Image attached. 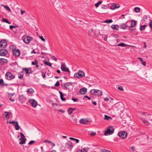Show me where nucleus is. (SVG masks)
<instances>
[{
    "mask_svg": "<svg viewBox=\"0 0 152 152\" xmlns=\"http://www.w3.org/2000/svg\"><path fill=\"white\" fill-rule=\"evenodd\" d=\"M139 113L142 116L140 118V119L143 123L146 125L151 126L152 115L142 112H140Z\"/></svg>",
    "mask_w": 152,
    "mask_h": 152,
    "instance_id": "nucleus-1",
    "label": "nucleus"
},
{
    "mask_svg": "<svg viewBox=\"0 0 152 152\" xmlns=\"http://www.w3.org/2000/svg\"><path fill=\"white\" fill-rule=\"evenodd\" d=\"M85 76L84 72L82 70H79L78 72L75 73L74 75V77L76 78H80L84 77Z\"/></svg>",
    "mask_w": 152,
    "mask_h": 152,
    "instance_id": "nucleus-2",
    "label": "nucleus"
},
{
    "mask_svg": "<svg viewBox=\"0 0 152 152\" xmlns=\"http://www.w3.org/2000/svg\"><path fill=\"white\" fill-rule=\"evenodd\" d=\"M90 94L95 95L102 96V91L98 89H92L90 91Z\"/></svg>",
    "mask_w": 152,
    "mask_h": 152,
    "instance_id": "nucleus-3",
    "label": "nucleus"
},
{
    "mask_svg": "<svg viewBox=\"0 0 152 152\" xmlns=\"http://www.w3.org/2000/svg\"><path fill=\"white\" fill-rule=\"evenodd\" d=\"M23 39L25 43L28 44L33 39V38L30 36L25 35L23 36Z\"/></svg>",
    "mask_w": 152,
    "mask_h": 152,
    "instance_id": "nucleus-4",
    "label": "nucleus"
},
{
    "mask_svg": "<svg viewBox=\"0 0 152 152\" xmlns=\"http://www.w3.org/2000/svg\"><path fill=\"white\" fill-rule=\"evenodd\" d=\"M130 21H127L126 23L121 24L120 25V28L121 29L126 30L127 28L128 27H130Z\"/></svg>",
    "mask_w": 152,
    "mask_h": 152,
    "instance_id": "nucleus-5",
    "label": "nucleus"
},
{
    "mask_svg": "<svg viewBox=\"0 0 152 152\" xmlns=\"http://www.w3.org/2000/svg\"><path fill=\"white\" fill-rule=\"evenodd\" d=\"M6 78L9 80H11L15 78V76L10 72H7L5 75Z\"/></svg>",
    "mask_w": 152,
    "mask_h": 152,
    "instance_id": "nucleus-6",
    "label": "nucleus"
},
{
    "mask_svg": "<svg viewBox=\"0 0 152 152\" xmlns=\"http://www.w3.org/2000/svg\"><path fill=\"white\" fill-rule=\"evenodd\" d=\"M115 129L113 126H109L105 130L104 133H113Z\"/></svg>",
    "mask_w": 152,
    "mask_h": 152,
    "instance_id": "nucleus-7",
    "label": "nucleus"
},
{
    "mask_svg": "<svg viewBox=\"0 0 152 152\" xmlns=\"http://www.w3.org/2000/svg\"><path fill=\"white\" fill-rule=\"evenodd\" d=\"M21 137L19 139V140H21V141L19 142V144L22 145L26 143V138L23 134H20Z\"/></svg>",
    "mask_w": 152,
    "mask_h": 152,
    "instance_id": "nucleus-8",
    "label": "nucleus"
},
{
    "mask_svg": "<svg viewBox=\"0 0 152 152\" xmlns=\"http://www.w3.org/2000/svg\"><path fill=\"white\" fill-rule=\"evenodd\" d=\"M61 69L62 71L66 72H70V71L69 70V69L66 67L65 64L62 62L61 63Z\"/></svg>",
    "mask_w": 152,
    "mask_h": 152,
    "instance_id": "nucleus-9",
    "label": "nucleus"
},
{
    "mask_svg": "<svg viewBox=\"0 0 152 152\" xmlns=\"http://www.w3.org/2000/svg\"><path fill=\"white\" fill-rule=\"evenodd\" d=\"M29 102L33 107H36L37 104V101L33 99H30L29 100Z\"/></svg>",
    "mask_w": 152,
    "mask_h": 152,
    "instance_id": "nucleus-10",
    "label": "nucleus"
},
{
    "mask_svg": "<svg viewBox=\"0 0 152 152\" xmlns=\"http://www.w3.org/2000/svg\"><path fill=\"white\" fill-rule=\"evenodd\" d=\"M66 146L70 150H71L73 148L72 143L71 141H68L66 144Z\"/></svg>",
    "mask_w": 152,
    "mask_h": 152,
    "instance_id": "nucleus-11",
    "label": "nucleus"
},
{
    "mask_svg": "<svg viewBox=\"0 0 152 152\" xmlns=\"http://www.w3.org/2000/svg\"><path fill=\"white\" fill-rule=\"evenodd\" d=\"M8 53L7 50L4 49L0 50V55L2 56H4Z\"/></svg>",
    "mask_w": 152,
    "mask_h": 152,
    "instance_id": "nucleus-12",
    "label": "nucleus"
},
{
    "mask_svg": "<svg viewBox=\"0 0 152 152\" xmlns=\"http://www.w3.org/2000/svg\"><path fill=\"white\" fill-rule=\"evenodd\" d=\"M6 41L4 40H2L0 42V48H4L7 45Z\"/></svg>",
    "mask_w": 152,
    "mask_h": 152,
    "instance_id": "nucleus-13",
    "label": "nucleus"
},
{
    "mask_svg": "<svg viewBox=\"0 0 152 152\" xmlns=\"http://www.w3.org/2000/svg\"><path fill=\"white\" fill-rule=\"evenodd\" d=\"M72 84V83L71 82H68L66 83H64L62 85V87L64 89H68V87L69 86H71Z\"/></svg>",
    "mask_w": 152,
    "mask_h": 152,
    "instance_id": "nucleus-14",
    "label": "nucleus"
},
{
    "mask_svg": "<svg viewBox=\"0 0 152 152\" xmlns=\"http://www.w3.org/2000/svg\"><path fill=\"white\" fill-rule=\"evenodd\" d=\"M13 53L14 56L18 57L20 55V52L19 49H17L14 50L13 51Z\"/></svg>",
    "mask_w": 152,
    "mask_h": 152,
    "instance_id": "nucleus-15",
    "label": "nucleus"
},
{
    "mask_svg": "<svg viewBox=\"0 0 152 152\" xmlns=\"http://www.w3.org/2000/svg\"><path fill=\"white\" fill-rule=\"evenodd\" d=\"M120 7V6L118 4H116L115 3H113L111 5L110 9L111 10H113L115 8H118Z\"/></svg>",
    "mask_w": 152,
    "mask_h": 152,
    "instance_id": "nucleus-16",
    "label": "nucleus"
},
{
    "mask_svg": "<svg viewBox=\"0 0 152 152\" xmlns=\"http://www.w3.org/2000/svg\"><path fill=\"white\" fill-rule=\"evenodd\" d=\"M7 60L5 59L0 58V64L1 65H4L7 64Z\"/></svg>",
    "mask_w": 152,
    "mask_h": 152,
    "instance_id": "nucleus-17",
    "label": "nucleus"
},
{
    "mask_svg": "<svg viewBox=\"0 0 152 152\" xmlns=\"http://www.w3.org/2000/svg\"><path fill=\"white\" fill-rule=\"evenodd\" d=\"M87 90V88H83L80 90L79 93L81 94H84L86 93Z\"/></svg>",
    "mask_w": 152,
    "mask_h": 152,
    "instance_id": "nucleus-18",
    "label": "nucleus"
},
{
    "mask_svg": "<svg viewBox=\"0 0 152 152\" xmlns=\"http://www.w3.org/2000/svg\"><path fill=\"white\" fill-rule=\"evenodd\" d=\"M31 64L32 65H35L36 66V67L38 68V61L35 59L34 61H32L31 62Z\"/></svg>",
    "mask_w": 152,
    "mask_h": 152,
    "instance_id": "nucleus-19",
    "label": "nucleus"
},
{
    "mask_svg": "<svg viewBox=\"0 0 152 152\" xmlns=\"http://www.w3.org/2000/svg\"><path fill=\"white\" fill-rule=\"evenodd\" d=\"M118 136L123 139H125L127 137V134H118Z\"/></svg>",
    "mask_w": 152,
    "mask_h": 152,
    "instance_id": "nucleus-20",
    "label": "nucleus"
},
{
    "mask_svg": "<svg viewBox=\"0 0 152 152\" xmlns=\"http://www.w3.org/2000/svg\"><path fill=\"white\" fill-rule=\"evenodd\" d=\"M75 109V108H69L67 110V112L69 114L71 115L72 113L74 110Z\"/></svg>",
    "mask_w": 152,
    "mask_h": 152,
    "instance_id": "nucleus-21",
    "label": "nucleus"
},
{
    "mask_svg": "<svg viewBox=\"0 0 152 152\" xmlns=\"http://www.w3.org/2000/svg\"><path fill=\"white\" fill-rule=\"evenodd\" d=\"M27 91L28 94H32L34 92V89L31 88L28 89Z\"/></svg>",
    "mask_w": 152,
    "mask_h": 152,
    "instance_id": "nucleus-22",
    "label": "nucleus"
},
{
    "mask_svg": "<svg viewBox=\"0 0 152 152\" xmlns=\"http://www.w3.org/2000/svg\"><path fill=\"white\" fill-rule=\"evenodd\" d=\"M1 6L5 8V9L7 10L8 11L10 12H11V10L10 9L8 6L5 5L3 4H1Z\"/></svg>",
    "mask_w": 152,
    "mask_h": 152,
    "instance_id": "nucleus-23",
    "label": "nucleus"
},
{
    "mask_svg": "<svg viewBox=\"0 0 152 152\" xmlns=\"http://www.w3.org/2000/svg\"><path fill=\"white\" fill-rule=\"evenodd\" d=\"M136 24V21L135 20H133L131 21V27H134Z\"/></svg>",
    "mask_w": 152,
    "mask_h": 152,
    "instance_id": "nucleus-24",
    "label": "nucleus"
},
{
    "mask_svg": "<svg viewBox=\"0 0 152 152\" xmlns=\"http://www.w3.org/2000/svg\"><path fill=\"white\" fill-rule=\"evenodd\" d=\"M111 28L114 29H117V30H118L119 28V26L118 25H112L111 26Z\"/></svg>",
    "mask_w": 152,
    "mask_h": 152,
    "instance_id": "nucleus-25",
    "label": "nucleus"
},
{
    "mask_svg": "<svg viewBox=\"0 0 152 152\" xmlns=\"http://www.w3.org/2000/svg\"><path fill=\"white\" fill-rule=\"evenodd\" d=\"M24 97L23 95H19L18 98V100L19 101V102L21 103L22 102V101L24 99Z\"/></svg>",
    "mask_w": 152,
    "mask_h": 152,
    "instance_id": "nucleus-26",
    "label": "nucleus"
},
{
    "mask_svg": "<svg viewBox=\"0 0 152 152\" xmlns=\"http://www.w3.org/2000/svg\"><path fill=\"white\" fill-rule=\"evenodd\" d=\"M128 45L124 44V43H119L117 45V46H121V47H126Z\"/></svg>",
    "mask_w": 152,
    "mask_h": 152,
    "instance_id": "nucleus-27",
    "label": "nucleus"
},
{
    "mask_svg": "<svg viewBox=\"0 0 152 152\" xmlns=\"http://www.w3.org/2000/svg\"><path fill=\"white\" fill-rule=\"evenodd\" d=\"M44 64L47 66H52V64L46 61H44Z\"/></svg>",
    "mask_w": 152,
    "mask_h": 152,
    "instance_id": "nucleus-28",
    "label": "nucleus"
},
{
    "mask_svg": "<svg viewBox=\"0 0 152 152\" xmlns=\"http://www.w3.org/2000/svg\"><path fill=\"white\" fill-rule=\"evenodd\" d=\"M14 126L16 130H18L19 129L20 126L17 121H16V124L14 125Z\"/></svg>",
    "mask_w": 152,
    "mask_h": 152,
    "instance_id": "nucleus-29",
    "label": "nucleus"
},
{
    "mask_svg": "<svg viewBox=\"0 0 152 152\" xmlns=\"http://www.w3.org/2000/svg\"><path fill=\"white\" fill-rule=\"evenodd\" d=\"M88 151V148H85L82 149L81 150L78 151L77 152H79V151L80 152H87Z\"/></svg>",
    "mask_w": 152,
    "mask_h": 152,
    "instance_id": "nucleus-30",
    "label": "nucleus"
},
{
    "mask_svg": "<svg viewBox=\"0 0 152 152\" xmlns=\"http://www.w3.org/2000/svg\"><path fill=\"white\" fill-rule=\"evenodd\" d=\"M80 122L81 123L83 124H87V121L86 120H85L83 119H82L80 120Z\"/></svg>",
    "mask_w": 152,
    "mask_h": 152,
    "instance_id": "nucleus-31",
    "label": "nucleus"
},
{
    "mask_svg": "<svg viewBox=\"0 0 152 152\" xmlns=\"http://www.w3.org/2000/svg\"><path fill=\"white\" fill-rule=\"evenodd\" d=\"M9 113L8 112H5L4 114V115L5 116V117L8 119L10 118V117L8 115Z\"/></svg>",
    "mask_w": 152,
    "mask_h": 152,
    "instance_id": "nucleus-32",
    "label": "nucleus"
},
{
    "mask_svg": "<svg viewBox=\"0 0 152 152\" xmlns=\"http://www.w3.org/2000/svg\"><path fill=\"white\" fill-rule=\"evenodd\" d=\"M102 1L101 0L99 1L98 2L96 3L95 4V5H94L96 7H98L99 5L100 4L102 3Z\"/></svg>",
    "mask_w": 152,
    "mask_h": 152,
    "instance_id": "nucleus-33",
    "label": "nucleus"
},
{
    "mask_svg": "<svg viewBox=\"0 0 152 152\" xmlns=\"http://www.w3.org/2000/svg\"><path fill=\"white\" fill-rule=\"evenodd\" d=\"M104 120H109L110 119H111L112 118L111 117L108 116L107 115H104Z\"/></svg>",
    "mask_w": 152,
    "mask_h": 152,
    "instance_id": "nucleus-34",
    "label": "nucleus"
},
{
    "mask_svg": "<svg viewBox=\"0 0 152 152\" xmlns=\"http://www.w3.org/2000/svg\"><path fill=\"white\" fill-rule=\"evenodd\" d=\"M147 26V25H144L141 26L140 27V31L144 30L145 29V27Z\"/></svg>",
    "mask_w": 152,
    "mask_h": 152,
    "instance_id": "nucleus-35",
    "label": "nucleus"
},
{
    "mask_svg": "<svg viewBox=\"0 0 152 152\" xmlns=\"http://www.w3.org/2000/svg\"><path fill=\"white\" fill-rule=\"evenodd\" d=\"M134 10L135 12L138 13L140 12V8L138 7H135L134 8Z\"/></svg>",
    "mask_w": 152,
    "mask_h": 152,
    "instance_id": "nucleus-36",
    "label": "nucleus"
},
{
    "mask_svg": "<svg viewBox=\"0 0 152 152\" xmlns=\"http://www.w3.org/2000/svg\"><path fill=\"white\" fill-rule=\"evenodd\" d=\"M113 22V20H106L104 21V22L110 23Z\"/></svg>",
    "mask_w": 152,
    "mask_h": 152,
    "instance_id": "nucleus-37",
    "label": "nucleus"
},
{
    "mask_svg": "<svg viewBox=\"0 0 152 152\" xmlns=\"http://www.w3.org/2000/svg\"><path fill=\"white\" fill-rule=\"evenodd\" d=\"M69 139L72 140H75L77 143H78L79 142V140L77 139H76L72 137H70L69 138Z\"/></svg>",
    "mask_w": 152,
    "mask_h": 152,
    "instance_id": "nucleus-38",
    "label": "nucleus"
},
{
    "mask_svg": "<svg viewBox=\"0 0 152 152\" xmlns=\"http://www.w3.org/2000/svg\"><path fill=\"white\" fill-rule=\"evenodd\" d=\"M5 84H4L3 80L2 79L0 80V86H4Z\"/></svg>",
    "mask_w": 152,
    "mask_h": 152,
    "instance_id": "nucleus-39",
    "label": "nucleus"
},
{
    "mask_svg": "<svg viewBox=\"0 0 152 152\" xmlns=\"http://www.w3.org/2000/svg\"><path fill=\"white\" fill-rule=\"evenodd\" d=\"M117 88L118 89H119V90H120L121 91H124V89L122 86H118L117 87Z\"/></svg>",
    "mask_w": 152,
    "mask_h": 152,
    "instance_id": "nucleus-40",
    "label": "nucleus"
},
{
    "mask_svg": "<svg viewBox=\"0 0 152 152\" xmlns=\"http://www.w3.org/2000/svg\"><path fill=\"white\" fill-rule=\"evenodd\" d=\"M10 48L12 49L13 51L14 50H17V49L15 48V47L14 45H11L10 47Z\"/></svg>",
    "mask_w": 152,
    "mask_h": 152,
    "instance_id": "nucleus-41",
    "label": "nucleus"
},
{
    "mask_svg": "<svg viewBox=\"0 0 152 152\" xmlns=\"http://www.w3.org/2000/svg\"><path fill=\"white\" fill-rule=\"evenodd\" d=\"M101 152H111L110 151L105 149H101Z\"/></svg>",
    "mask_w": 152,
    "mask_h": 152,
    "instance_id": "nucleus-42",
    "label": "nucleus"
},
{
    "mask_svg": "<svg viewBox=\"0 0 152 152\" xmlns=\"http://www.w3.org/2000/svg\"><path fill=\"white\" fill-rule=\"evenodd\" d=\"M2 20H3V21L4 22H6L7 23H9V24H10V22H9V21L7 20L6 19H5V18H2Z\"/></svg>",
    "mask_w": 152,
    "mask_h": 152,
    "instance_id": "nucleus-43",
    "label": "nucleus"
},
{
    "mask_svg": "<svg viewBox=\"0 0 152 152\" xmlns=\"http://www.w3.org/2000/svg\"><path fill=\"white\" fill-rule=\"evenodd\" d=\"M23 75L19 74H18V77L19 79H21L23 78Z\"/></svg>",
    "mask_w": 152,
    "mask_h": 152,
    "instance_id": "nucleus-44",
    "label": "nucleus"
},
{
    "mask_svg": "<svg viewBox=\"0 0 152 152\" xmlns=\"http://www.w3.org/2000/svg\"><path fill=\"white\" fill-rule=\"evenodd\" d=\"M51 58L52 60L55 61H57V58L54 56H53L51 57Z\"/></svg>",
    "mask_w": 152,
    "mask_h": 152,
    "instance_id": "nucleus-45",
    "label": "nucleus"
},
{
    "mask_svg": "<svg viewBox=\"0 0 152 152\" xmlns=\"http://www.w3.org/2000/svg\"><path fill=\"white\" fill-rule=\"evenodd\" d=\"M39 38L43 41L44 42H45V39L43 38V37L42 36H39Z\"/></svg>",
    "mask_w": 152,
    "mask_h": 152,
    "instance_id": "nucleus-46",
    "label": "nucleus"
},
{
    "mask_svg": "<svg viewBox=\"0 0 152 152\" xmlns=\"http://www.w3.org/2000/svg\"><path fill=\"white\" fill-rule=\"evenodd\" d=\"M17 26H10V29H12L13 28H15L16 27H17Z\"/></svg>",
    "mask_w": 152,
    "mask_h": 152,
    "instance_id": "nucleus-47",
    "label": "nucleus"
},
{
    "mask_svg": "<svg viewBox=\"0 0 152 152\" xmlns=\"http://www.w3.org/2000/svg\"><path fill=\"white\" fill-rule=\"evenodd\" d=\"M9 123L10 124H12L14 126V125H15V124H16V121H10L9 122Z\"/></svg>",
    "mask_w": 152,
    "mask_h": 152,
    "instance_id": "nucleus-48",
    "label": "nucleus"
},
{
    "mask_svg": "<svg viewBox=\"0 0 152 152\" xmlns=\"http://www.w3.org/2000/svg\"><path fill=\"white\" fill-rule=\"evenodd\" d=\"M60 84L58 81H57L56 83L55 84V86L58 87L59 86Z\"/></svg>",
    "mask_w": 152,
    "mask_h": 152,
    "instance_id": "nucleus-49",
    "label": "nucleus"
},
{
    "mask_svg": "<svg viewBox=\"0 0 152 152\" xmlns=\"http://www.w3.org/2000/svg\"><path fill=\"white\" fill-rule=\"evenodd\" d=\"M102 8L103 9H106L107 8V7L105 5H103L102 7Z\"/></svg>",
    "mask_w": 152,
    "mask_h": 152,
    "instance_id": "nucleus-50",
    "label": "nucleus"
},
{
    "mask_svg": "<svg viewBox=\"0 0 152 152\" xmlns=\"http://www.w3.org/2000/svg\"><path fill=\"white\" fill-rule=\"evenodd\" d=\"M35 142V141L34 140H31V141L28 143V144L29 145H31L33 143H34Z\"/></svg>",
    "mask_w": 152,
    "mask_h": 152,
    "instance_id": "nucleus-51",
    "label": "nucleus"
},
{
    "mask_svg": "<svg viewBox=\"0 0 152 152\" xmlns=\"http://www.w3.org/2000/svg\"><path fill=\"white\" fill-rule=\"evenodd\" d=\"M63 95H62L61 96H60L61 98V100H62L63 101H64L65 100V98H64L63 97Z\"/></svg>",
    "mask_w": 152,
    "mask_h": 152,
    "instance_id": "nucleus-52",
    "label": "nucleus"
},
{
    "mask_svg": "<svg viewBox=\"0 0 152 152\" xmlns=\"http://www.w3.org/2000/svg\"><path fill=\"white\" fill-rule=\"evenodd\" d=\"M113 41H117L118 42V39H113V40H111V41H110V43L111 44H112V45H113V44H114H114H113V43H112V42Z\"/></svg>",
    "mask_w": 152,
    "mask_h": 152,
    "instance_id": "nucleus-53",
    "label": "nucleus"
},
{
    "mask_svg": "<svg viewBox=\"0 0 152 152\" xmlns=\"http://www.w3.org/2000/svg\"><path fill=\"white\" fill-rule=\"evenodd\" d=\"M72 100H73L74 102H76L77 100V98H72Z\"/></svg>",
    "mask_w": 152,
    "mask_h": 152,
    "instance_id": "nucleus-54",
    "label": "nucleus"
},
{
    "mask_svg": "<svg viewBox=\"0 0 152 152\" xmlns=\"http://www.w3.org/2000/svg\"><path fill=\"white\" fill-rule=\"evenodd\" d=\"M112 134H104V135L103 134H101L100 135L102 136H103L104 135L108 136V135H110Z\"/></svg>",
    "mask_w": 152,
    "mask_h": 152,
    "instance_id": "nucleus-55",
    "label": "nucleus"
},
{
    "mask_svg": "<svg viewBox=\"0 0 152 152\" xmlns=\"http://www.w3.org/2000/svg\"><path fill=\"white\" fill-rule=\"evenodd\" d=\"M149 26L152 29V20L150 21V22L149 23Z\"/></svg>",
    "mask_w": 152,
    "mask_h": 152,
    "instance_id": "nucleus-56",
    "label": "nucleus"
},
{
    "mask_svg": "<svg viewBox=\"0 0 152 152\" xmlns=\"http://www.w3.org/2000/svg\"><path fill=\"white\" fill-rule=\"evenodd\" d=\"M21 14V15H22L24 13L26 12L25 11H23L22 10L20 9Z\"/></svg>",
    "mask_w": 152,
    "mask_h": 152,
    "instance_id": "nucleus-57",
    "label": "nucleus"
},
{
    "mask_svg": "<svg viewBox=\"0 0 152 152\" xmlns=\"http://www.w3.org/2000/svg\"><path fill=\"white\" fill-rule=\"evenodd\" d=\"M130 149L131 151L133 152L135 151V149H134V148L133 147H130Z\"/></svg>",
    "mask_w": 152,
    "mask_h": 152,
    "instance_id": "nucleus-58",
    "label": "nucleus"
},
{
    "mask_svg": "<svg viewBox=\"0 0 152 152\" xmlns=\"http://www.w3.org/2000/svg\"><path fill=\"white\" fill-rule=\"evenodd\" d=\"M48 142L49 143H52V142H51L50 141H49V140H45V141H44V143H45V142Z\"/></svg>",
    "mask_w": 152,
    "mask_h": 152,
    "instance_id": "nucleus-59",
    "label": "nucleus"
},
{
    "mask_svg": "<svg viewBox=\"0 0 152 152\" xmlns=\"http://www.w3.org/2000/svg\"><path fill=\"white\" fill-rule=\"evenodd\" d=\"M15 95V93H11V94H9V97H11V96H14V95Z\"/></svg>",
    "mask_w": 152,
    "mask_h": 152,
    "instance_id": "nucleus-60",
    "label": "nucleus"
},
{
    "mask_svg": "<svg viewBox=\"0 0 152 152\" xmlns=\"http://www.w3.org/2000/svg\"><path fill=\"white\" fill-rule=\"evenodd\" d=\"M58 111L59 112H61V113H64L65 112V111L63 110H61V109H59L58 110Z\"/></svg>",
    "mask_w": 152,
    "mask_h": 152,
    "instance_id": "nucleus-61",
    "label": "nucleus"
},
{
    "mask_svg": "<svg viewBox=\"0 0 152 152\" xmlns=\"http://www.w3.org/2000/svg\"><path fill=\"white\" fill-rule=\"evenodd\" d=\"M43 73H44V72H42V76L43 78H45L46 77L45 73L44 74Z\"/></svg>",
    "mask_w": 152,
    "mask_h": 152,
    "instance_id": "nucleus-62",
    "label": "nucleus"
},
{
    "mask_svg": "<svg viewBox=\"0 0 152 152\" xmlns=\"http://www.w3.org/2000/svg\"><path fill=\"white\" fill-rule=\"evenodd\" d=\"M143 44L144 45L143 48H146V47H147V45H146V43L145 42H144L143 43Z\"/></svg>",
    "mask_w": 152,
    "mask_h": 152,
    "instance_id": "nucleus-63",
    "label": "nucleus"
},
{
    "mask_svg": "<svg viewBox=\"0 0 152 152\" xmlns=\"http://www.w3.org/2000/svg\"><path fill=\"white\" fill-rule=\"evenodd\" d=\"M138 59L139 60L141 61L142 62L143 61V59L141 57H138Z\"/></svg>",
    "mask_w": 152,
    "mask_h": 152,
    "instance_id": "nucleus-64",
    "label": "nucleus"
}]
</instances>
